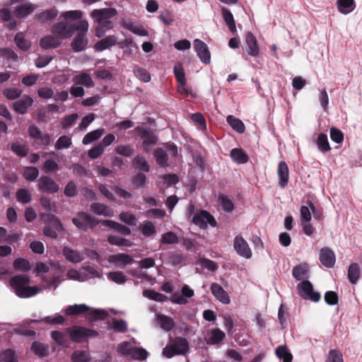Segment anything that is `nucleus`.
I'll return each instance as SVG.
<instances>
[{"label": "nucleus", "instance_id": "f257e3e1", "mask_svg": "<svg viewBox=\"0 0 362 362\" xmlns=\"http://www.w3.org/2000/svg\"><path fill=\"white\" fill-rule=\"evenodd\" d=\"M30 278L26 274H18L11 278L10 285L15 293L20 298H25L35 296L43 290V287L30 286Z\"/></svg>", "mask_w": 362, "mask_h": 362}, {"label": "nucleus", "instance_id": "f03ea898", "mask_svg": "<svg viewBox=\"0 0 362 362\" xmlns=\"http://www.w3.org/2000/svg\"><path fill=\"white\" fill-rule=\"evenodd\" d=\"M117 350L120 354L134 359L144 360L148 356V352L144 349L136 348L132 342L120 343Z\"/></svg>", "mask_w": 362, "mask_h": 362}, {"label": "nucleus", "instance_id": "7ed1b4c3", "mask_svg": "<svg viewBox=\"0 0 362 362\" xmlns=\"http://www.w3.org/2000/svg\"><path fill=\"white\" fill-rule=\"evenodd\" d=\"M90 311L89 315L95 320H103L107 316V313L103 310H92L85 304H75L69 305L66 310L67 315H76Z\"/></svg>", "mask_w": 362, "mask_h": 362}, {"label": "nucleus", "instance_id": "20e7f679", "mask_svg": "<svg viewBox=\"0 0 362 362\" xmlns=\"http://www.w3.org/2000/svg\"><path fill=\"white\" fill-rule=\"evenodd\" d=\"M188 350L189 343L187 339L179 337L163 349V354L167 358H172L175 355L185 354Z\"/></svg>", "mask_w": 362, "mask_h": 362}, {"label": "nucleus", "instance_id": "39448f33", "mask_svg": "<svg viewBox=\"0 0 362 362\" xmlns=\"http://www.w3.org/2000/svg\"><path fill=\"white\" fill-rule=\"evenodd\" d=\"M297 290L299 296L305 300H310L315 303L318 302L321 298L319 292L313 291V284L308 280H304L297 285Z\"/></svg>", "mask_w": 362, "mask_h": 362}, {"label": "nucleus", "instance_id": "423d86ee", "mask_svg": "<svg viewBox=\"0 0 362 362\" xmlns=\"http://www.w3.org/2000/svg\"><path fill=\"white\" fill-rule=\"evenodd\" d=\"M73 223L79 229L87 230L93 228L99 221L85 212H78L76 217L72 218Z\"/></svg>", "mask_w": 362, "mask_h": 362}, {"label": "nucleus", "instance_id": "0eeeda50", "mask_svg": "<svg viewBox=\"0 0 362 362\" xmlns=\"http://www.w3.org/2000/svg\"><path fill=\"white\" fill-rule=\"evenodd\" d=\"M37 187L43 192L54 194L59 191V185L49 176H41L37 181Z\"/></svg>", "mask_w": 362, "mask_h": 362}, {"label": "nucleus", "instance_id": "6e6552de", "mask_svg": "<svg viewBox=\"0 0 362 362\" xmlns=\"http://www.w3.org/2000/svg\"><path fill=\"white\" fill-rule=\"evenodd\" d=\"M67 332H69L71 340L76 342H81L86 337H94L96 335V332L95 331L77 327L67 329Z\"/></svg>", "mask_w": 362, "mask_h": 362}, {"label": "nucleus", "instance_id": "1a4fd4ad", "mask_svg": "<svg viewBox=\"0 0 362 362\" xmlns=\"http://www.w3.org/2000/svg\"><path fill=\"white\" fill-rule=\"evenodd\" d=\"M233 247L240 256L246 259H250L252 257V251L242 236L238 235L234 238Z\"/></svg>", "mask_w": 362, "mask_h": 362}, {"label": "nucleus", "instance_id": "9d476101", "mask_svg": "<svg viewBox=\"0 0 362 362\" xmlns=\"http://www.w3.org/2000/svg\"><path fill=\"white\" fill-rule=\"evenodd\" d=\"M192 222L200 228H205L207 224L211 226H215L216 224L214 217L206 211H202L199 214L194 215Z\"/></svg>", "mask_w": 362, "mask_h": 362}, {"label": "nucleus", "instance_id": "9b49d317", "mask_svg": "<svg viewBox=\"0 0 362 362\" xmlns=\"http://www.w3.org/2000/svg\"><path fill=\"white\" fill-rule=\"evenodd\" d=\"M194 48L200 60L204 64H209L211 61V54L207 45L199 39L194 41Z\"/></svg>", "mask_w": 362, "mask_h": 362}, {"label": "nucleus", "instance_id": "f8f14e48", "mask_svg": "<svg viewBox=\"0 0 362 362\" xmlns=\"http://www.w3.org/2000/svg\"><path fill=\"white\" fill-rule=\"evenodd\" d=\"M81 29L82 31H79L76 38L71 43L72 49L75 52H81L85 49L87 45V39L85 37L84 32L88 30V24H81Z\"/></svg>", "mask_w": 362, "mask_h": 362}, {"label": "nucleus", "instance_id": "ddd939ff", "mask_svg": "<svg viewBox=\"0 0 362 362\" xmlns=\"http://www.w3.org/2000/svg\"><path fill=\"white\" fill-rule=\"evenodd\" d=\"M77 24H55L54 31L60 36L61 38H68L73 35L76 30H80Z\"/></svg>", "mask_w": 362, "mask_h": 362}, {"label": "nucleus", "instance_id": "4468645a", "mask_svg": "<svg viewBox=\"0 0 362 362\" xmlns=\"http://www.w3.org/2000/svg\"><path fill=\"white\" fill-rule=\"evenodd\" d=\"M139 134L143 139V147L145 151L148 152L151 147L157 142V137L149 130L139 129Z\"/></svg>", "mask_w": 362, "mask_h": 362}, {"label": "nucleus", "instance_id": "2eb2a0df", "mask_svg": "<svg viewBox=\"0 0 362 362\" xmlns=\"http://www.w3.org/2000/svg\"><path fill=\"white\" fill-rule=\"evenodd\" d=\"M107 260L110 263L115 264L116 267L121 269L133 262L131 256L123 253L111 255L108 257Z\"/></svg>", "mask_w": 362, "mask_h": 362}, {"label": "nucleus", "instance_id": "dca6fc26", "mask_svg": "<svg viewBox=\"0 0 362 362\" xmlns=\"http://www.w3.org/2000/svg\"><path fill=\"white\" fill-rule=\"evenodd\" d=\"M320 260L325 267L332 268L335 264V255L332 250L323 247L320 251Z\"/></svg>", "mask_w": 362, "mask_h": 362}, {"label": "nucleus", "instance_id": "f3484780", "mask_svg": "<svg viewBox=\"0 0 362 362\" xmlns=\"http://www.w3.org/2000/svg\"><path fill=\"white\" fill-rule=\"evenodd\" d=\"M33 103V98L28 95H25L13 104V108L17 113L24 115L28 112Z\"/></svg>", "mask_w": 362, "mask_h": 362}, {"label": "nucleus", "instance_id": "a211bd4d", "mask_svg": "<svg viewBox=\"0 0 362 362\" xmlns=\"http://www.w3.org/2000/svg\"><path fill=\"white\" fill-rule=\"evenodd\" d=\"M28 133L30 137L39 140L43 145H48L51 142L50 136L47 134H42L35 124H32L29 127Z\"/></svg>", "mask_w": 362, "mask_h": 362}, {"label": "nucleus", "instance_id": "6ab92c4d", "mask_svg": "<svg viewBox=\"0 0 362 362\" xmlns=\"http://www.w3.org/2000/svg\"><path fill=\"white\" fill-rule=\"evenodd\" d=\"M211 291L214 296L223 304H229L230 297L227 292L217 283L211 285Z\"/></svg>", "mask_w": 362, "mask_h": 362}, {"label": "nucleus", "instance_id": "aec40b11", "mask_svg": "<svg viewBox=\"0 0 362 362\" xmlns=\"http://www.w3.org/2000/svg\"><path fill=\"white\" fill-rule=\"evenodd\" d=\"M90 209L94 214L103 216L105 217H112L114 216L113 210L107 205L98 202L92 203L90 205Z\"/></svg>", "mask_w": 362, "mask_h": 362}, {"label": "nucleus", "instance_id": "412c9836", "mask_svg": "<svg viewBox=\"0 0 362 362\" xmlns=\"http://www.w3.org/2000/svg\"><path fill=\"white\" fill-rule=\"evenodd\" d=\"M94 13L98 17L97 23H111L109 19L117 15V11L113 8H106L95 10Z\"/></svg>", "mask_w": 362, "mask_h": 362}, {"label": "nucleus", "instance_id": "4be33fe9", "mask_svg": "<svg viewBox=\"0 0 362 362\" xmlns=\"http://www.w3.org/2000/svg\"><path fill=\"white\" fill-rule=\"evenodd\" d=\"M278 177L279 178V186L284 188L288 182V167L284 161H281L278 165Z\"/></svg>", "mask_w": 362, "mask_h": 362}, {"label": "nucleus", "instance_id": "5701e85b", "mask_svg": "<svg viewBox=\"0 0 362 362\" xmlns=\"http://www.w3.org/2000/svg\"><path fill=\"white\" fill-rule=\"evenodd\" d=\"M62 252L66 259L72 263H78L83 259V256L81 252L69 247H64Z\"/></svg>", "mask_w": 362, "mask_h": 362}, {"label": "nucleus", "instance_id": "b1692460", "mask_svg": "<svg viewBox=\"0 0 362 362\" xmlns=\"http://www.w3.org/2000/svg\"><path fill=\"white\" fill-rule=\"evenodd\" d=\"M245 41L248 54L253 57L257 56L259 54V47L255 37L250 32L246 34Z\"/></svg>", "mask_w": 362, "mask_h": 362}, {"label": "nucleus", "instance_id": "393cba45", "mask_svg": "<svg viewBox=\"0 0 362 362\" xmlns=\"http://www.w3.org/2000/svg\"><path fill=\"white\" fill-rule=\"evenodd\" d=\"M308 272L309 266L307 264H300L293 269L292 275L298 281H304L308 279Z\"/></svg>", "mask_w": 362, "mask_h": 362}, {"label": "nucleus", "instance_id": "a878e982", "mask_svg": "<svg viewBox=\"0 0 362 362\" xmlns=\"http://www.w3.org/2000/svg\"><path fill=\"white\" fill-rule=\"evenodd\" d=\"M102 223H103V225H104L105 226H108V227H110V228L115 229V230H117V232H119L123 235H128L131 233V230L128 227H127L122 224H120L117 222H115L114 221L104 220L102 221Z\"/></svg>", "mask_w": 362, "mask_h": 362}, {"label": "nucleus", "instance_id": "bb28decb", "mask_svg": "<svg viewBox=\"0 0 362 362\" xmlns=\"http://www.w3.org/2000/svg\"><path fill=\"white\" fill-rule=\"evenodd\" d=\"M61 42L58 37L52 35L46 36L41 39L40 46L42 49H53L58 47Z\"/></svg>", "mask_w": 362, "mask_h": 362}, {"label": "nucleus", "instance_id": "cd10ccee", "mask_svg": "<svg viewBox=\"0 0 362 362\" xmlns=\"http://www.w3.org/2000/svg\"><path fill=\"white\" fill-rule=\"evenodd\" d=\"M117 40L114 35H110L100 40L95 45V49L98 51H103L115 45Z\"/></svg>", "mask_w": 362, "mask_h": 362}, {"label": "nucleus", "instance_id": "c85d7f7f", "mask_svg": "<svg viewBox=\"0 0 362 362\" xmlns=\"http://www.w3.org/2000/svg\"><path fill=\"white\" fill-rule=\"evenodd\" d=\"M337 8L341 13L347 14L356 7L354 0H337Z\"/></svg>", "mask_w": 362, "mask_h": 362}, {"label": "nucleus", "instance_id": "c756f323", "mask_svg": "<svg viewBox=\"0 0 362 362\" xmlns=\"http://www.w3.org/2000/svg\"><path fill=\"white\" fill-rule=\"evenodd\" d=\"M361 269L357 263H351L348 269V279L352 284H356L360 277Z\"/></svg>", "mask_w": 362, "mask_h": 362}, {"label": "nucleus", "instance_id": "7c9ffc66", "mask_svg": "<svg viewBox=\"0 0 362 362\" xmlns=\"http://www.w3.org/2000/svg\"><path fill=\"white\" fill-rule=\"evenodd\" d=\"M105 129L103 128H100L95 130H93L89 133H88L82 140V143L84 145H88L102 136L104 134Z\"/></svg>", "mask_w": 362, "mask_h": 362}, {"label": "nucleus", "instance_id": "2f4dec72", "mask_svg": "<svg viewBox=\"0 0 362 362\" xmlns=\"http://www.w3.org/2000/svg\"><path fill=\"white\" fill-rule=\"evenodd\" d=\"M156 321L159 326L165 331H170L174 327L173 319L163 315H157Z\"/></svg>", "mask_w": 362, "mask_h": 362}, {"label": "nucleus", "instance_id": "473e14b6", "mask_svg": "<svg viewBox=\"0 0 362 362\" xmlns=\"http://www.w3.org/2000/svg\"><path fill=\"white\" fill-rule=\"evenodd\" d=\"M63 17L66 21H78V23H87L85 20H81L83 17V12L79 10L69 11L62 13Z\"/></svg>", "mask_w": 362, "mask_h": 362}, {"label": "nucleus", "instance_id": "72a5a7b5", "mask_svg": "<svg viewBox=\"0 0 362 362\" xmlns=\"http://www.w3.org/2000/svg\"><path fill=\"white\" fill-rule=\"evenodd\" d=\"M230 156L232 159L239 164H243L247 162L248 156L240 148H233L230 151Z\"/></svg>", "mask_w": 362, "mask_h": 362}, {"label": "nucleus", "instance_id": "f704fd0d", "mask_svg": "<svg viewBox=\"0 0 362 362\" xmlns=\"http://www.w3.org/2000/svg\"><path fill=\"white\" fill-rule=\"evenodd\" d=\"M226 121L237 132L243 133L245 132V125L240 119L233 117V115H229L227 117Z\"/></svg>", "mask_w": 362, "mask_h": 362}, {"label": "nucleus", "instance_id": "c9c22d12", "mask_svg": "<svg viewBox=\"0 0 362 362\" xmlns=\"http://www.w3.org/2000/svg\"><path fill=\"white\" fill-rule=\"evenodd\" d=\"M74 81L76 84L83 85L86 87H92L94 85L92 78L86 73H82L76 75L74 78Z\"/></svg>", "mask_w": 362, "mask_h": 362}, {"label": "nucleus", "instance_id": "e433bc0d", "mask_svg": "<svg viewBox=\"0 0 362 362\" xmlns=\"http://www.w3.org/2000/svg\"><path fill=\"white\" fill-rule=\"evenodd\" d=\"M276 355L280 359H282L283 362H291L293 356L289 350L285 346H279L276 349Z\"/></svg>", "mask_w": 362, "mask_h": 362}, {"label": "nucleus", "instance_id": "4c0bfd02", "mask_svg": "<svg viewBox=\"0 0 362 362\" xmlns=\"http://www.w3.org/2000/svg\"><path fill=\"white\" fill-rule=\"evenodd\" d=\"M154 157L156 160L157 163L160 166H167L168 154L167 151L163 148H157L154 151Z\"/></svg>", "mask_w": 362, "mask_h": 362}, {"label": "nucleus", "instance_id": "58836bf2", "mask_svg": "<svg viewBox=\"0 0 362 362\" xmlns=\"http://www.w3.org/2000/svg\"><path fill=\"white\" fill-rule=\"evenodd\" d=\"M34 9L33 4L25 3L16 7V14L17 16L24 17L33 13Z\"/></svg>", "mask_w": 362, "mask_h": 362}, {"label": "nucleus", "instance_id": "ea45409f", "mask_svg": "<svg viewBox=\"0 0 362 362\" xmlns=\"http://www.w3.org/2000/svg\"><path fill=\"white\" fill-rule=\"evenodd\" d=\"M143 296L151 300L158 302H164L167 300V296L165 295L156 292L153 290L146 289L143 291Z\"/></svg>", "mask_w": 362, "mask_h": 362}, {"label": "nucleus", "instance_id": "a19ab883", "mask_svg": "<svg viewBox=\"0 0 362 362\" xmlns=\"http://www.w3.org/2000/svg\"><path fill=\"white\" fill-rule=\"evenodd\" d=\"M119 220L130 226H136L138 223V219L132 213L126 211L122 212L119 216Z\"/></svg>", "mask_w": 362, "mask_h": 362}, {"label": "nucleus", "instance_id": "79ce46f5", "mask_svg": "<svg viewBox=\"0 0 362 362\" xmlns=\"http://www.w3.org/2000/svg\"><path fill=\"white\" fill-rule=\"evenodd\" d=\"M107 241L113 245L117 246H124V247H130L132 243L129 240L121 238L117 235H110L107 238Z\"/></svg>", "mask_w": 362, "mask_h": 362}, {"label": "nucleus", "instance_id": "37998d69", "mask_svg": "<svg viewBox=\"0 0 362 362\" xmlns=\"http://www.w3.org/2000/svg\"><path fill=\"white\" fill-rule=\"evenodd\" d=\"M32 350L39 356H45L49 353V346L47 344L35 341L32 345Z\"/></svg>", "mask_w": 362, "mask_h": 362}, {"label": "nucleus", "instance_id": "c03bdc74", "mask_svg": "<svg viewBox=\"0 0 362 362\" xmlns=\"http://www.w3.org/2000/svg\"><path fill=\"white\" fill-rule=\"evenodd\" d=\"M226 337L225 333L219 329H214L211 331V337L208 339V344H216L223 340Z\"/></svg>", "mask_w": 362, "mask_h": 362}, {"label": "nucleus", "instance_id": "a18cd8bd", "mask_svg": "<svg viewBox=\"0 0 362 362\" xmlns=\"http://www.w3.org/2000/svg\"><path fill=\"white\" fill-rule=\"evenodd\" d=\"M107 277L117 284H123L127 281V276L122 272H111L107 274Z\"/></svg>", "mask_w": 362, "mask_h": 362}, {"label": "nucleus", "instance_id": "49530a36", "mask_svg": "<svg viewBox=\"0 0 362 362\" xmlns=\"http://www.w3.org/2000/svg\"><path fill=\"white\" fill-rule=\"evenodd\" d=\"M57 9L51 8L40 13L37 16L39 20L42 21H51L57 17Z\"/></svg>", "mask_w": 362, "mask_h": 362}, {"label": "nucleus", "instance_id": "de8ad7c7", "mask_svg": "<svg viewBox=\"0 0 362 362\" xmlns=\"http://www.w3.org/2000/svg\"><path fill=\"white\" fill-rule=\"evenodd\" d=\"M317 144L320 151L322 152L329 151L331 148L327 139V136L325 134H320L317 139Z\"/></svg>", "mask_w": 362, "mask_h": 362}, {"label": "nucleus", "instance_id": "09e8293b", "mask_svg": "<svg viewBox=\"0 0 362 362\" xmlns=\"http://www.w3.org/2000/svg\"><path fill=\"white\" fill-rule=\"evenodd\" d=\"M73 362H88L90 360L88 353L84 351H75L71 355Z\"/></svg>", "mask_w": 362, "mask_h": 362}, {"label": "nucleus", "instance_id": "8fccbe9b", "mask_svg": "<svg viewBox=\"0 0 362 362\" xmlns=\"http://www.w3.org/2000/svg\"><path fill=\"white\" fill-rule=\"evenodd\" d=\"M16 199L19 202L29 203L31 201V194L27 189H20L16 192Z\"/></svg>", "mask_w": 362, "mask_h": 362}, {"label": "nucleus", "instance_id": "3c124183", "mask_svg": "<svg viewBox=\"0 0 362 362\" xmlns=\"http://www.w3.org/2000/svg\"><path fill=\"white\" fill-rule=\"evenodd\" d=\"M39 175V170L36 167H27L24 170L23 177L28 181H34Z\"/></svg>", "mask_w": 362, "mask_h": 362}, {"label": "nucleus", "instance_id": "603ef678", "mask_svg": "<svg viewBox=\"0 0 362 362\" xmlns=\"http://www.w3.org/2000/svg\"><path fill=\"white\" fill-rule=\"evenodd\" d=\"M15 42L21 49L26 51L30 47V43L24 38L23 33H17L15 36Z\"/></svg>", "mask_w": 362, "mask_h": 362}, {"label": "nucleus", "instance_id": "864d4df0", "mask_svg": "<svg viewBox=\"0 0 362 362\" xmlns=\"http://www.w3.org/2000/svg\"><path fill=\"white\" fill-rule=\"evenodd\" d=\"M13 267L16 269L26 272L30 269V262L23 258H18L13 262Z\"/></svg>", "mask_w": 362, "mask_h": 362}, {"label": "nucleus", "instance_id": "5fc2aeb1", "mask_svg": "<svg viewBox=\"0 0 362 362\" xmlns=\"http://www.w3.org/2000/svg\"><path fill=\"white\" fill-rule=\"evenodd\" d=\"M11 150L18 156L24 157L28 153V148L25 145L19 143H13L11 146Z\"/></svg>", "mask_w": 362, "mask_h": 362}, {"label": "nucleus", "instance_id": "6e6d98bb", "mask_svg": "<svg viewBox=\"0 0 362 362\" xmlns=\"http://www.w3.org/2000/svg\"><path fill=\"white\" fill-rule=\"evenodd\" d=\"M22 93V90L16 88H6L3 91L4 95L8 100H15L18 98Z\"/></svg>", "mask_w": 362, "mask_h": 362}, {"label": "nucleus", "instance_id": "4d7b16f0", "mask_svg": "<svg viewBox=\"0 0 362 362\" xmlns=\"http://www.w3.org/2000/svg\"><path fill=\"white\" fill-rule=\"evenodd\" d=\"M81 269V273L83 274L84 278H86V281L89 279H93L100 276L99 272L92 267H83Z\"/></svg>", "mask_w": 362, "mask_h": 362}, {"label": "nucleus", "instance_id": "13d9d810", "mask_svg": "<svg viewBox=\"0 0 362 362\" xmlns=\"http://www.w3.org/2000/svg\"><path fill=\"white\" fill-rule=\"evenodd\" d=\"M134 164L136 167L142 171L148 172L150 170V166L148 164L146 159L141 156H136L134 159Z\"/></svg>", "mask_w": 362, "mask_h": 362}, {"label": "nucleus", "instance_id": "bf43d9fd", "mask_svg": "<svg viewBox=\"0 0 362 362\" xmlns=\"http://www.w3.org/2000/svg\"><path fill=\"white\" fill-rule=\"evenodd\" d=\"M43 170L46 173L56 172L59 170V165L54 160L47 159L45 161Z\"/></svg>", "mask_w": 362, "mask_h": 362}, {"label": "nucleus", "instance_id": "052dcab7", "mask_svg": "<svg viewBox=\"0 0 362 362\" xmlns=\"http://www.w3.org/2000/svg\"><path fill=\"white\" fill-rule=\"evenodd\" d=\"M71 145V139L67 136H60L55 143V148L62 149L69 148Z\"/></svg>", "mask_w": 362, "mask_h": 362}, {"label": "nucleus", "instance_id": "680f3d73", "mask_svg": "<svg viewBox=\"0 0 362 362\" xmlns=\"http://www.w3.org/2000/svg\"><path fill=\"white\" fill-rule=\"evenodd\" d=\"M179 242L178 237L173 232L164 233L161 238V243L163 244H175Z\"/></svg>", "mask_w": 362, "mask_h": 362}, {"label": "nucleus", "instance_id": "e2e57ef3", "mask_svg": "<svg viewBox=\"0 0 362 362\" xmlns=\"http://www.w3.org/2000/svg\"><path fill=\"white\" fill-rule=\"evenodd\" d=\"M66 276L71 280L78 281L80 282H83L86 281V278H84L81 272H79L75 269H69L66 273Z\"/></svg>", "mask_w": 362, "mask_h": 362}, {"label": "nucleus", "instance_id": "0e129e2a", "mask_svg": "<svg viewBox=\"0 0 362 362\" xmlns=\"http://www.w3.org/2000/svg\"><path fill=\"white\" fill-rule=\"evenodd\" d=\"M140 228L144 235L150 236L155 233L156 228L154 225L151 221L144 222L141 226Z\"/></svg>", "mask_w": 362, "mask_h": 362}, {"label": "nucleus", "instance_id": "69168bd1", "mask_svg": "<svg viewBox=\"0 0 362 362\" xmlns=\"http://www.w3.org/2000/svg\"><path fill=\"white\" fill-rule=\"evenodd\" d=\"M325 301L329 305H334L338 303L339 298L338 295L334 291H327L324 296Z\"/></svg>", "mask_w": 362, "mask_h": 362}, {"label": "nucleus", "instance_id": "338daca9", "mask_svg": "<svg viewBox=\"0 0 362 362\" xmlns=\"http://www.w3.org/2000/svg\"><path fill=\"white\" fill-rule=\"evenodd\" d=\"M104 152V147L102 144H98L90 148L88 151V156L91 159H95L101 156Z\"/></svg>", "mask_w": 362, "mask_h": 362}, {"label": "nucleus", "instance_id": "774afa93", "mask_svg": "<svg viewBox=\"0 0 362 362\" xmlns=\"http://www.w3.org/2000/svg\"><path fill=\"white\" fill-rule=\"evenodd\" d=\"M326 362H343L342 354L336 350H331L328 354Z\"/></svg>", "mask_w": 362, "mask_h": 362}]
</instances>
